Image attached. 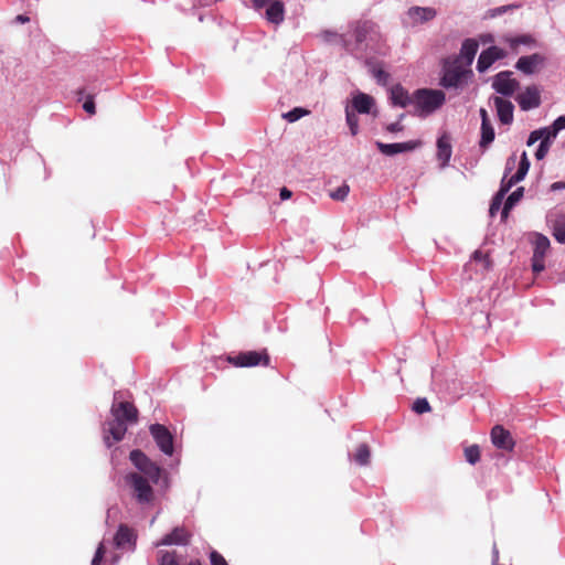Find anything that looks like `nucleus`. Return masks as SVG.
Here are the masks:
<instances>
[{
    "label": "nucleus",
    "mask_w": 565,
    "mask_h": 565,
    "mask_svg": "<svg viewBox=\"0 0 565 565\" xmlns=\"http://www.w3.org/2000/svg\"><path fill=\"white\" fill-rule=\"evenodd\" d=\"M105 553H106L105 545L103 543H100L96 550V553H95L93 559H92V565H100Z\"/></svg>",
    "instance_id": "43"
},
{
    "label": "nucleus",
    "mask_w": 565,
    "mask_h": 565,
    "mask_svg": "<svg viewBox=\"0 0 565 565\" xmlns=\"http://www.w3.org/2000/svg\"><path fill=\"white\" fill-rule=\"evenodd\" d=\"M554 231H553V235L554 237L559 242V243H563L565 244V226L563 225H559L557 223L554 224L553 226Z\"/></svg>",
    "instance_id": "45"
},
{
    "label": "nucleus",
    "mask_w": 565,
    "mask_h": 565,
    "mask_svg": "<svg viewBox=\"0 0 565 565\" xmlns=\"http://www.w3.org/2000/svg\"><path fill=\"white\" fill-rule=\"evenodd\" d=\"M125 482L138 503L148 504L154 500V491L150 484V479L138 472H129L125 476Z\"/></svg>",
    "instance_id": "2"
},
{
    "label": "nucleus",
    "mask_w": 565,
    "mask_h": 565,
    "mask_svg": "<svg viewBox=\"0 0 565 565\" xmlns=\"http://www.w3.org/2000/svg\"><path fill=\"white\" fill-rule=\"evenodd\" d=\"M291 195H292V192L289 189H287L285 186L280 189V199L281 200H288L291 198Z\"/></svg>",
    "instance_id": "49"
},
{
    "label": "nucleus",
    "mask_w": 565,
    "mask_h": 565,
    "mask_svg": "<svg viewBox=\"0 0 565 565\" xmlns=\"http://www.w3.org/2000/svg\"><path fill=\"white\" fill-rule=\"evenodd\" d=\"M374 24L369 21L360 22L354 30V39L356 43H362L366 40L367 35L374 31Z\"/></svg>",
    "instance_id": "28"
},
{
    "label": "nucleus",
    "mask_w": 565,
    "mask_h": 565,
    "mask_svg": "<svg viewBox=\"0 0 565 565\" xmlns=\"http://www.w3.org/2000/svg\"><path fill=\"white\" fill-rule=\"evenodd\" d=\"M226 361L235 367L268 366L270 356L266 349L260 351H244L236 355H227Z\"/></svg>",
    "instance_id": "4"
},
{
    "label": "nucleus",
    "mask_w": 565,
    "mask_h": 565,
    "mask_svg": "<svg viewBox=\"0 0 565 565\" xmlns=\"http://www.w3.org/2000/svg\"><path fill=\"white\" fill-rule=\"evenodd\" d=\"M551 146L547 145V142H541L536 152H535V158L537 160H542L546 157L548 150H550Z\"/></svg>",
    "instance_id": "46"
},
{
    "label": "nucleus",
    "mask_w": 565,
    "mask_h": 565,
    "mask_svg": "<svg viewBox=\"0 0 565 565\" xmlns=\"http://www.w3.org/2000/svg\"><path fill=\"white\" fill-rule=\"evenodd\" d=\"M84 94V88L77 90V95H83Z\"/></svg>",
    "instance_id": "56"
},
{
    "label": "nucleus",
    "mask_w": 565,
    "mask_h": 565,
    "mask_svg": "<svg viewBox=\"0 0 565 565\" xmlns=\"http://www.w3.org/2000/svg\"><path fill=\"white\" fill-rule=\"evenodd\" d=\"M191 539V533L184 526H177L171 533L164 535L157 545H186Z\"/></svg>",
    "instance_id": "15"
},
{
    "label": "nucleus",
    "mask_w": 565,
    "mask_h": 565,
    "mask_svg": "<svg viewBox=\"0 0 565 565\" xmlns=\"http://www.w3.org/2000/svg\"><path fill=\"white\" fill-rule=\"evenodd\" d=\"M285 8L281 1H271L266 10V19L274 23L279 24L284 21Z\"/></svg>",
    "instance_id": "23"
},
{
    "label": "nucleus",
    "mask_w": 565,
    "mask_h": 565,
    "mask_svg": "<svg viewBox=\"0 0 565 565\" xmlns=\"http://www.w3.org/2000/svg\"><path fill=\"white\" fill-rule=\"evenodd\" d=\"M310 111L308 109L296 107L291 109L290 111L282 115L285 119H287L289 122L297 121L301 117L308 115Z\"/></svg>",
    "instance_id": "34"
},
{
    "label": "nucleus",
    "mask_w": 565,
    "mask_h": 565,
    "mask_svg": "<svg viewBox=\"0 0 565 565\" xmlns=\"http://www.w3.org/2000/svg\"><path fill=\"white\" fill-rule=\"evenodd\" d=\"M374 105V99L370 95L359 93L352 99V107L360 114H369Z\"/></svg>",
    "instance_id": "24"
},
{
    "label": "nucleus",
    "mask_w": 565,
    "mask_h": 565,
    "mask_svg": "<svg viewBox=\"0 0 565 565\" xmlns=\"http://www.w3.org/2000/svg\"><path fill=\"white\" fill-rule=\"evenodd\" d=\"M522 110L537 108L541 105V94L536 86H527L516 97Z\"/></svg>",
    "instance_id": "14"
},
{
    "label": "nucleus",
    "mask_w": 565,
    "mask_h": 565,
    "mask_svg": "<svg viewBox=\"0 0 565 565\" xmlns=\"http://www.w3.org/2000/svg\"><path fill=\"white\" fill-rule=\"evenodd\" d=\"M523 193H524V188L520 186L508 196V199L504 202L502 213H501L502 220L508 218L510 210L523 198Z\"/></svg>",
    "instance_id": "27"
},
{
    "label": "nucleus",
    "mask_w": 565,
    "mask_h": 565,
    "mask_svg": "<svg viewBox=\"0 0 565 565\" xmlns=\"http://www.w3.org/2000/svg\"><path fill=\"white\" fill-rule=\"evenodd\" d=\"M370 456L371 454L369 446L365 444H361L354 454V460L356 463L365 466L370 461Z\"/></svg>",
    "instance_id": "31"
},
{
    "label": "nucleus",
    "mask_w": 565,
    "mask_h": 565,
    "mask_svg": "<svg viewBox=\"0 0 565 565\" xmlns=\"http://www.w3.org/2000/svg\"><path fill=\"white\" fill-rule=\"evenodd\" d=\"M126 431L127 423L113 417L105 424V433L108 434L105 436V443L110 447L114 443L120 441L125 437Z\"/></svg>",
    "instance_id": "12"
},
{
    "label": "nucleus",
    "mask_w": 565,
    "mask_h": 565,
    "mask_svg": "<svg viewBox=\"0 0 565 565\" xmlns=\"http://www.w3.org/2000/svg\"><path fill=\"white\" fill-rule=\"evenodd\" d=\"M83 108L90 116L96 114V106H95V102H94V96L93 95L89 94V95L86 96L85 102L83 104Z\"/></svg>",
    "instance_id": "41"
},
{
    "label": "nucleus",
    "mask_w": 565,
    "mask_h": 565,
    "mask_svg": "<svg viewBox=\"0 0 565 565\" xmlns=\"http://www.w3.org/2000/svg\"><path fill=\"white\" fill-rule=\"evenodd\" d=\"M414 114L426 117L439 109L446 102L443 90L431 88H419L413 93Z\"/></svg>",
    "instance_id": "1"
},
{
    "label": "nucleus",
    "mask_w": 565,
    "mask_h": 565,
    "mask_svg": "<svg viewBox=\"0 0 565 565\" xmlns=\"http://www.w3.org/2000/svg\"><path fill=\"white\" fill-rule=\"evenodd\" d=\"M479 44L476 40L467 39L463 41L460 50V57L465 60L466 65L470 66L478 52Z\"/></svg>",
    "instance_id": "25"
},
{
    "label": "nucleus",
    "mask_w": 565,
    "mask_h": 565,
    "mask_svg": "<svg viewBox=\"0 0 565 565\" xmlns=\"http://www.w3.org/2000/svg\"><path fill=\"white\" fill-rule=\"evenodd\" d=\"M188 565H202L199 561L190 562Z\"/></svg>",
    "instance_id": "55"
},
{
    "label": "nucleus",
    "mask_w": 565,
    "mask_h": 565,
    "mask_svg": "<svg viewBox=\"0 0 565 565\" xmlns=\"http://www.w3.org/2000/svg\"><path fill=\"white\" fill-rule=\"evenodd\" d=\"M391 102L394 106L407 107L413 105V94L409 95L408 92L401 85L396 84L391 88Z\"/></svg>",
    "instance_id": "20"
},
{
    "label": "nucleus",
    "mask_w": 565,
    "mask_h": 565,
    "mask_svg": "<svg viewBox=\"0 0 565 565\" xmlns=\"http://www.w3.org/2000/svg\"><path fill=\"white\" fill-rule=\"evenodd\" d=\"M113 417L127 424H135L138 420V409L129 402H114L110 408Z\"/></svg>",
    "instance_id": "9"
},
{
    "label": "nucleus",
    "mask_w": 565,
    "mask_h": 565,
    "mask_svg": "<svg viewBox=\"0 0 565 565\" xmlns=\"http://www.w3.org/2000/svg\"><path fill=\"white\" fill-rule=\"evenodd\" d=\"M407 15L414 24L425 23L436 18L437 11L430 7H411L407 11Z\"/></svg>",
    "instance_id": "18"
},
{
    "label": "nucleus",
    "mask_w": 565,
    "mask_h": 565,
    "mask_svg": "<svg viewBox=\"0 0 565 565\" xmlns=\"http://www.w3.org/2000/svg\"><path fill=\"white\" fill-rule=\"evenodd\" d=\"M114 543L119 548L125 547L127 544L135 543L134 531L126 524H120L115 534Z\"/></svg>",
    "instance_id": "22"
},
{
    "label": "nucleus",
    "mask_w": 565,
    "mask_h": 565,
    "mask_svg": "<svg viewBox=\"0 0 565 565\" xmlns=\"http://www.w3.org/2000/svg\"><path fill=\"white\" fill-rule=\"evenodd\" d=\"M159 565H179L175 552L162 553Z\"/></svg>",
    "instance_id": "40"
},
{
    "label": "nucleus",
    "mask_w": 565,
    "mask_h": 565,
    "mask_svg": "<svg viewBox=\"0 0 565 565\" xmlns=\"http://www.w3.org/2000/svg\"><path fill=\"white\" fill-rule=\"evenodd\" d=\"M513 164H514V158H510L507 162L505 173L501 181L500 190L497 192L500 194V196H505L507 193L510 191V189L519 182V181H515L514 175H511L509 179H507V175L512 170Z\"/></svg>",
    "instance_id": "26"
},
{
    "label": "nucleus",
    "mask_w": 565,
    "mask_h": 565,
    "mask_svg": "<svg viewBox=\"0 0 565 565\" xmlns=\"http://www.w3.org/2000/svg\"><path fill=\"white\" fill-rule=\"evenodd\" d=\"M490 437L492 444L498 449L504 451H512L515 446V441L511 433L501 425H495L494 427H492Z\"/></svg>",
    "instance_id": "10"
},
{
    "label": "nucleus",
    "mask_w": 565,
    "mask_h": 565,
    "mask_svg": "<svg viewBox=\"0 0 565 565\" xmlns=\"http://www.w3.org/2000/svg\"><path fill=\"white\" fill-rule=\"evenodd\" d=\"M129 459L138 469V473L151 480V483L158 484L164 470L152 461L145 452L139 449L130 451Z\"/></svg>",
    "instance_id": "3"
},
{
    "label": "nucleus",
    "mask_w": 565,
    "mask_h": 565,
    "mask_svg": "<svg viewBox=\"0 0 565 565\" xmlns=\"http://www.w3.org/2000/svg\"><path fill=\"white\" fill-rule=\"evenodd\" d=\"M452 147L448 134H443L437 140V159L440 161V167L445 168L451 158Z\"/></svg>",
    "instance_id": "19"
},
{
    "label": "nucleus",
    "mask_w": 565,
    "mask_h": 565,
    "mask_svg": "<svg viewBox=\"0 0 565 565\" xmlns=\"http://www.w3.org/2000/svg\"><path fill=\"white\" fill-rule=\"evenodd\" d=\"M471 73V71L463 70L459 64L458 61L452 63L451 65H448L444 70V75L440 81V85L446 88H457L460 86L462 78L468 74Z\"/></svg>",
    "instance_id": "7"
},
{
    "label": "nucleus",
    "mask_w": 565,
    "mask_h": 565,
    "mask_svg": "<svg viewBox=\"0 0 565 565\" xmlns=\"http://www.w3.org/2000/svg\"><path fill=\"white\" fill-rule=\"evenodd\" d=\"M372 74H373L374 78L376 79V82L379 84H381V85H386L387 84L390 75L383 68H381V67H373Z\"/></svg>",
    "instance_id": "39"
},
{
    "label": "nucleus",
    "mask_w": 565,
    "mask_h": 565,
    "mask_svg": "<svg viewBox=\"0 0 565 565\" xmlns=\"http://www.w3.org/2000/svg\"><path fill=\"white\" fill-rule=\"evenodd\" d=\"M503 199H504V196H500L499 193H497L493 196L492 202L490 204V209H489V213L491 216H493L500 210Z\"/></svg>",
    "instance_id": "42"
},
{
    "label": "nucleus",
    "mask_w": 565,
    "mask_h": 565,
    "mask_svg": "<svg viewBox=\"0 0 565 565\" xmlns=\"http://www.w3.org/2000/svg\"><path fill=\"white\" fill-rule=\"evenodd\" d=\"M552 127H553V132L556 131L558 134L561 130H564L565 129V116H559L558 118H556L554 120V122L552 124Z\"/></svg>",
    "instance_id": "47"
},
{
    "label": "nucleus",
    "mask_w": 565,
    "mask_h": 565,
    "mask_svg": "<svg viewBox=\"0 0 565 565\" xmlns=\"http://www.w3.org/2000/svg\"><path fill=\"white\" fill-rule=\"evenodd\" d=\"M529 169H530V160H529V158L526 156V152H523L522 156H521L520 163H519V169L513 174L515 181H519V182L522 181L525 178Z\"/></svg>",
    "instance_id": "33"
},
{
    "label": "nucleus",
    "mask_w": 565,
    "mask_h": 565,
    "mask_svg": "<svg viewBox=\"0 0 565 565\" xmlns=\"http://www.w3.org/2000/svg\"><path fill=\"white\" fill-rule=\"evenodd\" d=\"M505 42L509 43L510 47L513 51H516L519 45H533L535 43V40L530 34H522L515 38H505Z\"/></svg>",
    "instance_id": "30"
},
{
    "label": "nucleus",
    "mask_w": 565,
    "mask_h": 565,
    "mask_svg": "<svg viewBox=\"0 0 565 565\" xmlns=\"http://www.w3.org/2000/svg\"><path fill=\"white\" fill-rule=\"evenodd\" d=\"M465 459L470 465H476L480 460L481 451L478 445H470L463 450Z\"/></svg>",
    "instance_id": "32"
},
{
    "label": "nucleus",
    "mask_w": 565,
    "mask_h": 565,
    "mask_svg": "<svg viewBox=\"0 0 565 565\" xmlns=\"http://www.w3.org/2000/svg\"><path fill=\"white\" fill-rule=\"evenodd\" d=\"M215 1H216V0H200V2H201L202 4H205V6L212 4V3H214Z\"/></svg>",
    "instance_id": "54"
},
{
    "label": "nucleus",
    "mask_w": 565,
    "mask_h": 565,
    "mask_svg": "<svg viewBox=\"0 0 565 565\" xmlns=\"http://www.w3.org/2000/svg\"><path fill=\"white\" fill-rule=\"evenodd\" d=\"M347 122L350 128V131L353 136H355L359 131V117L353 110L347 108Z\"/></svg>",
    "instance_id": "35"
},
{
    "label": "nucleus",
    "mask_w": 565,
    "mask_h": 565,
    "mask_svg": "<svg viewBox=\"0 0 565 565\" xmlns=\"http://www.w3.org/2000/svg\"><path fill=\"white\" fill-rule=\"evenodd\" d=\"M386 131L388 132H399L404 129V126L401 124V120L396 121V122H392V124H388L386 127H385Z\"/></svg>",
    "instance_id": "48"
},
{
    "label": "nucleus",
    "mask_w": 565,
    "mask_h": 565,
    "mask_svg": "<svg viewBox=\"0 0 565 565\" xmlns=\"http://www.w3.org/2000/svg\"><path fill=\"white\" fill-rule=\"evenodd\" d=\"M481 124L491 122L488 116V111L484 108L480 109Z\"/></svg>",
    "instance_id": "50"
},
{
    "label": "nucleus",
    "mask_w": 565,
    "mask_h": 565,
    "mask_svg": "<svg viewBox=\"0 0 565 565\" xmlns=\"http://www.w3.org/2000/svg\"><path fill=\"white\" fill-rule=\"evenodd\" d=\"M545 61L546 58L544 55L534 53L532 55L521 56L518 60L515 67L520 72L526 75H531L537 73L544 66Z\"/></svg>",
    "instance_id": "11"
},
{
    "label": "nucleus",
    "mask_w": 565,
    "mask_h": 565,
    "mask_svg": "<svg viewBox=\"0 0 565 565\" xmlns=\"http://www.w3.org/2000/svg\"><path fill=\"white\" fill-rule=\"evenodd\" d=\"M472 259L475 262H478V263H481L482 264V267L483 269H489L492 265V262L489 257V254L487 253H483L481 250H476L473 254H472Z\"/></svg>",
    "instance_id": "36"
},
{
    "label": "nucleus",
    "mask_w": 565,
    "mask_h": 565,
    "mask_svg": "<svg viewBox=\"0 0 565 565\" xmlns=\"http://www.w3.org/2000/svg\"><path fill=\"white\" fill-rule=\"evenodd\" d=\"M563 186H564V185H563L561 182H555V183H553V184H552V189H553V190L561 189V188H563Z\"/></svg>",
    "instance_id": "53"
},
{
    "label": "nucleus",
    "mask_w": 565,
    "mask_h": 565,
    "mask_svg": "<svg viewBox=\"0 0 565 565\" xmlns=\"http://www.w3.org/2000/svg\"><path fill=\"white\" fill-rule=\"evenodd\" d=\"M512 72L504 71L500 72L494 76L492 87L494 90L503 96H512L519 88V82L511 77Z\"/></svg>",
    "instance_id": "8"
},
{
    "label": "nucleus",
    "mask_w": 565,
    "mask_h": 565,
    "mask_svg": "<svg viewBox=\"0 0 565 565\" xmlns=\"http://www.w3.org/2000/svg\"><path fill=\"white\" fill-rule=\"evenodd\" d=\"M420 145L419 141H407L398 143H384L376 141L377 149L385 156H394L401 152L412 151Z\"/></svg>",
    "instance_id": "16"
},
{
    "label": "nucleus",
    "mask_w": 565,
    "mask_h": 565,
    "mask_svg": "<svg viewBox=\"0 0 565 565\" xmlns=\"http://www.w3.org/2000/svg\"><path fill=\"white\" fill-rule=\"evenodd\" d=\"M159 449L167 456H172L174 451L173 436L169 429L161 424H152L149 428Z\"/></svg>",
    "instance_id": "5"
},
{
    "label": "nucleus",
    "mask_w": 565,
    "mask_h": 565,
    "mask_svg": "<svg viewBox=\"0 0 565 565\" xmlns=\"http://www.w3.org/2000/svg\"><path fill=\"white\" fill-rule=\"evenodd\" d=\"M15 20L21 22V23L29 22V18L26 15H23V14L17 15Z\"/></svg>",
    "instance_id": "52"
},
{
    "label": "nucleus",
    "mask_w": 565,
    "mask_h": 565,
    "mask_svg": "<svg viewBox=\"0 0 565 565\" xmlns=\"http://www.w3.org/2000/svg\"><path fill=\"white\" fill-rule=\"evenodd\" d=\"M493 103L501 124L510 125L513 121V104L510 100L498 96L493 98Z\"/></svg>",
    "instance_id": "17"
},
{
    "label": "nucleus",
    "mask_w": 565,
    "mask_h": 565,
    "mask_svg": "<svg viewBox=\"0 0 565 565\" xmlns=\"http://www.w3.org/2000/svg\"><path fill=\"white\" fill-rule=\"evenodd\" d=\"M494 128L491 122L481 124V138L479 146L483 149L488 148V146L494 140Z\"/></svg>",
    "instance_id": "29"
},
{
    "label": "nucleus",
    "mask_w": 565,
    "mask_h": 565,
    "mask_svg": "<svg viewBox=\"0 0 565 565\" xmlns=\"http://www.w3.org/2000/svg\"><path fill=\"white\" fill-rule=\"evenodd\" d=\"M210 562L211 565H228L223 555L220 554L217 551H212L210 553Z\"/></svg>",
    "instance_id": "44"
},
{
    "label": "nucleus",
    "mask_w": 565,
    "mask_h": 565,
    "mask_svg": "<svg viewBox=\"0 0 565 565\" xmlns=\"http://www.w3.org/2000/svg\"><path fill=\"white\" fill-rule=\"evenodd\" d=\"M350 192V186L348 184H342L334 191L330 192L331 199L335 201H344Z\"/></svg>",
    "instance_id": "37"
},
{
    "label": "nucleus",
    "mask_w": 565,
    "mask_h": 565,
    "mask_svg": "<svg viewBox=\"0 0 565 565\" xmlns=\"http://www.w3.org/2000/svg\"><path fill=\"white\" fill-rule=\"evenodd\" d=\"M557 132H553V127H545L537 130H534L530 134L526 145L530 147L534 145L537 140H542L541 142H547V145H552V141L556 138Z\"/></svg>",
    "instance_id": "21"
},
{
    "label": "nucleus",
    "mask_w": 565,
    "mask_h": 565,
    "mask_svg": "<svg viewBox=\"0 0 565 565\" xmlns=\"http://www.w3.org/2000/svg\"><path fill=\"white\" fill-rule=\"evenodd\" d=\"M413 411L417 414H424L430 411V405L426 398H417L414 402Z\"/></svg>",
    "instance_id": "38"
},
{
    "label": "nucleus",
    "mask_w": 565,
    "mask_h": 565,
    "mask_svg": "<svg viewBox=\"0 0 565 565\" xmlns=\"http://www.w3.org/2000/svg\"><path fill=\"white\" fill-rule=\"evenodd\" d=\"M550 249V241L542 234H536L534 241V252L532 256V269L534 273H541L545 268L544 258Z\"/></svg>",
    "instance_id": "6"
},
{
    "label": "nucleus",
    "mask_w": 565,
    "mask_h": 565,
    "mask_svg": "<svg viewBox=\"0 0 565 565\" xmlns=\"http://www.w3.org/2000/svg\"><path fill=\"white\" fill-rule=\"evenodd\" d=\"M507 53L498 46H490L482 51L477 62V70L480 73L486 72L495 61L504 58Z\"/></svg>",
    "instance_id": "13"
},
{
    "label": "nucleus",
    "mask_w": 565,
    "mask_h": 565,
    "mask_svg": "<svg viewBox=\"0 0 565 565\" xmlns=\"http://www.w3.org/2000/svg\"><path fill=\"white\" fill-rule=\"evenodd\" d=\"M269 0H253L255 9H260L268 3Z\"/></svg>",
    "instance_id": "51"
}]
</instances>
